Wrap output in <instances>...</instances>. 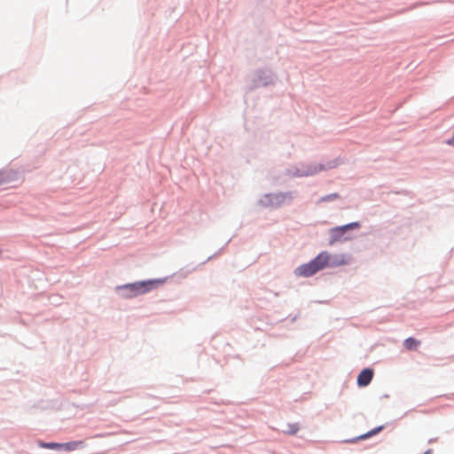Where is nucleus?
<instances>
[{
    "mask_svg": "<svg viewBox=\"0 0 454 454\" xmlns=\"http://www.w3.org/2000/svg\"><path fill=\"white\" fill-rule=\"evenodd\" d=\"M164 282L165 280L160 278L139 281L120 286L117 287V290L130 291V294H121V297L125 299H131L136 296L148 293L154 288H157L159 286L164 284Z\"/></svg>",
    "mask_w": 454,
    "mask_h": 454,
    "instance_id": "f257e3e1",
    "label": "nucleus"
},
{
    "mask_svg": "<svg viewBox=\"0 0 454 454\" xmlns=\"http://www.w3.org/2000/svg\"><path fill=\"white\" fill-rule=\"evenodd\" d=\"M328 256L325 254H319L316 258L308 263H304L297 267L294 274L298 277L309 278L315 275L317 272L326 268Z\"/></svg>",
    "mask_w": 454,
    "mask_h": 454,
    "instance_id": "f03ea898",
    "label": "nucleus"
},
{
    "mask_svg": "<svg viewBox=\"0 0 454 454\" xmlns=\"http://www.w3.org/2000/svg\"><path fill=\"white\" fill-rule=\"evenodd\" d=\"M321 254H325L328 256L326 267H338V266L346 265L349 262L348 256L344 254L332 255L326 251L321 252Z\"/></svg>",
    "mask_w": 454,
    "mask_h": 454,
    "instance_id": "7ed1b4c3",
    "label": "nucleus"
},
{
    "mask_svg": "<svg viewBox=\"0 0 454 454\" xmlns=\"http://www.w3.org/2000/svg\"><path fill=\"white\" fill-rule=\"evenodd\" d=\"M359 224L357 223H351L343 226L333 228L330 232L332 235V239L330 244L333 245L336 241L340 240L341 237L344 235L347 230L357 228Z\"/></svg>",
    "mask_w": 454,
    "mask_h": 454,
    "instance_id": "20e7f679",
    "label": "nucleus"
},
{
    "mask_svg": "<svg viewBox=\"0 0 454 454\" xmlns=\"http://www.w3.org/2000/svg\"><path fill=\"white\" fill-rule=\"evenodd\" d=\"M373 377V371L371 369L363 370L357 377V384L361 387L367 386Z\"/></svg>",
    "mask_w": 454,
    "mask_h": 454,
    "instance_id": "39448f33",
    "label": "nucleus"
},
{
    "mask_svg": "<svg viewBox=\"0 0 454 454\" xmlns=\"http://www.w3.org/2000/svg\"><path fill=\"white\" fill-rule=\"evenodd\" d=\"M84 446L83 441H73L66 443H60V449L65 451H73Z\"/></svg>",
    "mask_w": 454,
    "mask_h": 454,
    "instance_id": "423d86ee",
    "label": "nucleus"
},
{
    "mask_svg": "<svg viewBox=\"0 0 454 454\" xmlns=\"http://www.w3.org/2000/svg\"><path fill=\"white\" fill-rule=\"evenodd\" d=\"M419 343H420L419 340H418L412 337H410L404 340V347L408 350H415L419 347Z\"/></svg>",
    "mask_w": 454,
    "mask_h": 454,
    "instance_id": "0eeeda50",
    "label": "nucleus"
},
{
    "mask_svg": "<svg viewBox=\"0 0 454 454\" xmlns=\"http://www.w3.org/2000/svg\"><path fill=\"white\" fill-rule=\"evenodd\" d=\"M300 429L297 423H289L286 425V428L283 430V433L289 435H294Z\"/></svg>",
    "mask_w": 454,
    "mask_h": 454,
    "instance_id": "6e6552de",
    "label": "nucleus"
},
{
    "mask_svg": "<svg viewBox=\"0 0 454 454\" xmlns=\"http://www.w3.org/2000/svg\"><path fill=\"white\" fill-rule=\"evenodd\" d=\"M382 429H383V427H382V426L374 428L373 430H372V431H370V432H368V433H366V434H363V435L359 436V437H358V439H360V440L367 439V438H369V437H371V436H372V435H374V434H378V433H379V432H380Z\"/></svg>",
    "mask_w": 454,
    "mask_h": 454,
    "instance_id": "1a4fd4ad",
    "label": "nucleus"
},
{
    "mask_svg": "<svg viewBox=\"0 0 454 454\" xmlns=\"http://www.w3.org/2000/svg\"><path fill=\"white\" fill-rule=\"evenodd\" d=\"M322 168H317V166L309 167L308 169L302 171L301 176H310L314 175L317 172L320 171Z\"/></svg>",
    "mask_w": 454,
    "mask_h": 454,
    "instance_id": "9d476101",
    "label": "nucleus"
},
{
    "mask_svg": "<svg viewBox=\"0 0 454 454\" xmlns=\"http://www.w3.org/2000/svg\"><path fill=\"white\" fill-rule=\"evenodd\" d=\"M40 446L43 447V448H47V449H60V443H55V442H48V443H45V442H40Z\"/></svg>",
    "mask_w": 454,
    "mask_h": 454,
    "instance_id": "9b49d317",
    "label": "nucleus"
},
{
    "mask_svg": "<svg viewBox=\"0 0 454 454\" xmlns=\"http://www.w3.org/2000/svg\"><path fill=\"white\" fill-rule=\"evenodd\" d=\"M339 198V194L338 193H332V194H329L325 197H323L320 200L321 201H329V200H336Z\"/></svg>",
    "mask_w": 454,
    "mask_h": 454,
    "instance_id": "f8f14e48",
    "label": "nucleus"
},
{
    "mask_svg": "<svg viewBox=\"0 0 454 454\" xmlns=\"http://www.w3.org/2000/svg\"><path fill=\"white\" fill-rule=\"evenodd\" d=\"M446 144L449 145H453L454 146V134H453V137L450 139L446 141Z\"/></svg>",
    "mask_w": 454,
    "mask_h": 454,
    "instance_id": "ddd939ff",
    "label": "nucleus"
},
{
    "mask_svg": "<svg viewBox=\"0 0 454 454\" xmlns=\"http://www.w3.org/2000/svg\"><path fill=\"white\" fill-rule=\"evenodd\" d=\"M5 180V176L3 173L0 172V184H3Z\"/></svg>",
    "mask_w": 454,
    "mask_h": 454,
    "instance_id": "4468645a",
    "label": "nucleus"
},
{
    "mask_svg": "<svg viewBox=\"0 0 454 454\" xmlns=\"http://www.w3.org/2000/svg\"><path fill=\"white\" fill-rule=\"evenodd\" d=\"M431 453H432L431 450H428L424 454H431Z\"/></svg>",
    "mask_w": 454,
    "mask_h": 454,
    "instance_id": "2eb2a0df",
    "label": "nucleus"
},
{
    "mask_svg": "<svg viewBox=\"0 0 454 454\" xmlns=\"http://www.w3.org/2000/svg\"><path fill=\"white\" fill-rule=\"evenodd\" d=\"M121 294H130V291H121Z\"/></svg>",
    "mask_w": 454,
    "mask_h": 454,
    "instance_id": "dca6fc26",
    "label": "nucleus"
}]
</instances>
